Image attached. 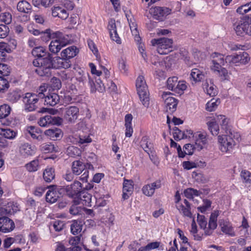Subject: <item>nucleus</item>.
I'll return each mask as SVG.
<instances>
[{
    "mask_svg": "<svg viewBox=\"0 0 251 251\" xmlns=\"http://www.w3.org/2000/svg\"><path fill=\"white\" fill-rule=\"evenodd\" d=\"M59 192L54 189H49L46 195V199L47 202L54 203L59 198Z\"/></svg>",
    "mask_w": 251,
    "mask_h": 251,
    "instance_id": "37",
    "label": "nucleus"
},
{
    "mask_svg": "<svg viewBox=\"0 0 251 251\" xmlns=\"http://www.w3.org/2000/svg\"><path fill=\"white\" fill-rule=\"evenodd\" d=\"M92 141V140L89 135H86L82 134L79 136L78 140L76 142H78L80 145L86 146L87 144L91 143Z\"/></svg>",
    "mask_w": 251,
    "mask_h": 251,
    "instance_id": "56",
    "label": "nucleus"
},
{
    "mask_svg": "<svg viewBox=\"0 0 251 251\" xmlns=\"http://www.w3.org/2000/svg\"><path fill=\"white\" fill-rule=\"evenodd\" d=\"M161 183L160 180H156L151 184H149L143 186L142 191L146 196H151L154 193L155 189L161 187Z\"/></svg>",
    "mask_w": 251,
    "mask_h": 251,
    "instance_id": "17",
    "label": "nucleus"
},
{
    "mask_svg": "<svg viewBox=\"0 0 251 251\" xmlns=\"http://www.w3.org/2000/svg\"><path fill=\"white\" fill-rule=\"evenodd\" d=\"M15 224L13 221L6 217L0 218V231L9 232L14 229Z\"/></svg>",
    "mask_w": 251,
    "mask_h": 251,
    "instance_id": "12",
    "label": "nucleus"
},
{
    "mask_svg": "<svg viewBox=\"0 0 251 251\" xmlns=\"http://www.w3.org/2000/svg\"><path fill=\"white\" fill-rule=\"evenodd\" d=\"M52 15L54 17H58L62 20H66L69 16V13L60 6H53L51 8Z\"/></svg>",
    "mask_w": 251,
    "mask_h": 251,
    "instance_id": "26",
    "label": "nucleus"
},
{
    "mask_svg": "<svg viewBox=\"0 0 251 251\" xmlns=\"http://www.w3.org/2000/svg\"><path fill=\"white\" fill-rule=\"evenodd\" d=\"M82 188L81 183L78 181H75L73 184L67 186L64 189L67 195L70 198H77Z\"/></svg>",
    "mask_w": 251,
    "mask_h": 251,
    "instance_id": "11",
    "label": "nucleus"
},
{
    "mask_svg": "<svg viewBox=\"0 0 251 251\" xmlns=\"http://www.w3.org/2000/svg\"><path fill=\"white\" fill-rule=\"evenodd\" d=\"M183 202L184 204L181 203L176 204V207L183 216L191 218L192 213L191 211V205L186 199L184 200Z\"/></svg>",
    "mask_w": 251,
    "mask_h": 251,
    "instance_id": "14",
    "label": "nucleus"
},
{
    "mask_svg": "<svg viewBox=\"0 0 251 251\" xmlns=\"http://www.w3.org/2000/svg\"><path fill=\"white\" fill-rule=\"evenodd\" d=\"M211 69L220 77L222 80H228L229 75L227 70L223 67L226 63L225 62L223 54L214 52L211 55Z\"/></svg>",
    "mask_w": 251,
    "mask_h": 251,
    "instance_id": "2",
    "label": "nucleus"
},
{
    "mask_svg": "<svg viewBox=\"0 0 251 251\" xmlns=\"http://www.w3.org/2000/svg\"><path fill=\"white\" fill-rule=\"evenodd\" d=\"M17 8L20 12L28 13L31 9V6L27 1L21 0L18 3Z\"/></svg>",
    "mask_w": 251,
    "mask_h": 251,
    "instance_id": "42",
    "label": "nucleus"
},
{
    "mask_svg": "<svg viewBox=\"0 0 251 251\" xmlns=\"http://www.w3.org/2000/svg\"><path fill=\"white\" fill-rule=\"evenodd\" d=\"M219 224L223 233L232 237L235 236L232 225L228 221L224 219L219 220Z\"/></svg>",
    "mask_w": 251,
    "mask_h": 251,
    "instance_id": "16",
    "label": "nucleus"
},
{
    "mask_svg": "<svg viewBox=\"0 0 251 251\" xmlns=\"http://www.w3.org/2000/svg\"><path fill=\"white\" fill-rule=\"evenodd\" d=\"M186 88L187 85L185 81H178L173 91L178 94H182Z\"/></svg>",
    "mask_w": 251,
    "mask_h": 251,
    "instance_id": "53",
    "label": "nucleus"
},
{
    "mask_svg": "<svg viewBox=\"0 0 251 251\" xmlns=\"http://www.w3.org/2000/svg\"><path fill=\"white\" fill-rule=\"evenodd\" d=\"M140 144L143 149L148 153L149 154L150 152H151V149L152 148V145L151 143H149L148 141V138L146 137L142 138Z\"/></svg>",
    "mask_w": 251,
    "mask_h": 251,
    "instance_id": "49",
    "label": "nucleus"
},
{
    "mask_svg": "<svg viewBox=\"0 0 251 251\" xmlns=\"http://www.w3.org/2000/svg\"><path fill=\"white\" fill-rule=\"evenodd\" d=\"M88 84L90 88V92L92 93L96 91L102 92L104 90V85L100 78H95V82L91 78L89 79Z\"/></svg>",
    "mask_w": 251,
    "mask_h": 251,
    "instance_id": "19",
    "label": "nucleus"
},
{
    "mask_svg": "<svg viewBox=\"0 0 251 251\" xmlns=\"http://www.w3.org/2000/svg\"><path fill=\"white\" fill-rule=\"evenodd\" d=\"M237 59H239L240 64H246L248 63L250 58L247 52H243L238 54Z\"/></svg>",
    "mask_w": 251,
    "mask_h": 251,
    "instance_id": "59",
    "label": "nucleus"
},
{
    "mask_svg": "<svg viewBox=\"0 0 251 251\" xmlns=\"http://www.w3.org/2000/svg\"><path fill=\"white\" fill-rule=\"evenodd\" d=\"M207 143L206 133L198 132L196 135L195 145L198 148L202 149Z\"/></svg>",
    "mask_w": 251,
    "mask_h": 251,
    "instance_id": "33",
    "label": "nucleus"
},
{
    "mask_svg": "<svg viewBox=\"0 0 251 251\" xmlns=\"http://www.w3.org/2000/svg\"><path fill=\"white\" fill-rule=\"evenodd\" d=\"M206 124L211 134L214 136L218 135L219 131V127L215 118L208 121Z\"/></svg>",
    "mask_w": 251,
    "mask_h": 251,
    "instance_id": "39",
    "label": "nucleus"
},
{
    "mask_svg": "<svg viewBox=\"0 0 251 251\" xmlns=\"http://www.w3.org/2000/svg\"><path fill=\"white\" fill-rule=\"evenodd\" d=\"M136 86L140 100L143 105L148 107L150 104L149 93L145 78L139 75L136 82Z\"/></svg>",
    "mask_w": 251,
    "mask_h": 251,
    "instance_id": "5",
    "label": "nucleus"
},
{
    "mask_svg": "<svg viewBox=\"0 0 251 251\" xmlns=\"http://www.w3.org/2000/svg\"><path fill=\"white\" fill-rule=\"evenodd\" d=\"M85 169V165L84 163L80 160L74 161L72 164V170L73 173L76 176L81 174Z\"/></svg>",
    "mask_w": 251,
    "mask_h": 251,
    "instance_id": "32",
    "label": "nucleus"
},
{
    "mask_svg": "<svg viewBox=\"0 0 251 251\" xmlns=\"http://www.w3.org/2000/svg\"><path fill=\"white\" fill-rule=\"evenodd\" d=\"M234 29L238 36L251 35V16H245L233 24Z\"/></svg>",
    "mask_w": 251,
    "mask_h": 251,
    "instance_id": "6",
    "label": "nucleus"
},
{
    "mask_svg": "<svg viewBox=\"0 0 251 251\" xmlns=\"http://www.w3.org/2000/svg\"><path fill=\"white\" fill-rule=\"evenodd\" d=\"M39 98L37 94L26 93L23 97V101L24 103L25 110L28 112L35 110L38 107Z\"/></svg>",
    "mask_w": 251,
    "mask_h": 251,
    "instance_id": "8",
    "label": "nucleus"
},
{
    "mask_svg": "<svg viewBox=\"0 0 251 251\" xmlns=\"http://www.w3.org/2000/svg\"><path fill=\"white\" fill-rule=\"evenodd\" d=\"M241 178L246 183L251 182V173L247 170H242L240 174Z\"/></svg>",
    "mask_w": 251,
    "mask_h": 251,
    "instance_id": "61",
    "label": "nucleus"
},
{
    "mask_svg": "<svg viewBox=\"0 0 251 251\" xmlns=\"http://www.w3.org/2000/svg\"><path fill=\"white\" fill-rule=\"evenodd\" d=\"M55 177L54 169L51 167L46 168L43 173V178L47 182H51Z\"/></svg>",
    "mask_w": 251,
    "mask_h": 251,
    "instance_id": "43",
    "label": "nucleus"
},
{
    "mask_svg": "<svg viewBox=\"0 0 251 251\" xmlns=\"http://www.w3.org/2000/svg\"><path fill=\"white\" fill-rule=\"evenodd\" d=\"M215 119L218 124L220 125L221 128L225 130L226 133L231 130L230 126L228 125L229 120L225 115H218Z\"/></svg>",
    "mask_w": 251,
    "mask_h": 251,
    "instance_id": "29",
    "label": "nucleus"
},
{
    "mask_svg": "<svg viewBox=\"0 0 251 251\" xmlns=\"http://www.w3.org/2000/svg\"><path fill=\"white\" fill-rule=\"evenodd\" d=\"M19 152L23 157H26L34 154L35 150L30 144L25 143L20 147Z\"/></svg>",
    "mask_w": 251,
    "mask_h": 251,
    "instance_id": "27",
    "label": "nucleus"
},
{
    "mask_svg": "<svg viewBox=\"0 0 251 251\" xmlns=\"http://www.w3.org/2000/svg\"><path fill=\"white\" fill-rule=\"evenodd\" d=\"M91 77L89 75L88 73L85 74H81L80 72H79L77 75L75 76V79L77 81L76 83L79 85V87L82 88L84 87L85 82L88 80L89 81V79Z\"/></svg>",
    "mask_w": 251,
    "mask_h": 251,
    "instance_id": "41",
    "label": "nucleus"
},
{
    "mask_svg": "<svg viewBox=\"0 0 251 251\" xmlns=\"http://www.w3.org/2000/svg\"><path fill=\"white\" fill-rule=\"evenodd\" d=\"M129 25L132 34L133 36H134L135 40L137 42H139L141 40V38L139 36V32L137 30L136 24L134 22H131V21H130L129 22Z\"/></svg>",
    "mask_w": 251,
    "mask_h": 251,
    "instance_id": "51",
    "label": "nucleus"
},
{
    "mask_svg": "<svg viewBox=\"0 0 251 251\" xmlns=\"http://www.w3.org/2000/svg\"><path fill=\"white\" fill-rule=\"evenodd\" d=\"M61 119L58 117L46 115L40 118L38 122L39 125L42 127H47L52 125H57L60 123Z\"/></svg>",
    "mask_w": 251,
    "mask_h": 251,
    "instance_id": "13",
    "label": "nucleus"
},
{
    "mask_svg": "<svg viewBox=\"0 0 251 251\" xmlns=\"http://www.w3.org/2000/svg\"><path fill=\"white\" fill-rule=\"evenodd\" d=\"M9 32V28L5 25H0V38H4L6 37Z\"/></svg>",
    "mask_w": 251,
    "mask_h": 251,
    "instance_id": "64",
    "label": "nucleus"
},
{
    "mask_svg": "<svg viewBox=\"0 0 251 251\" xmlns=\"http://www.w3.org/2000/svg\"><path fill=\"white\" fill-rule=\"evenodd\" d=\"M204 76V74L199 69L194 68L192 70L190 78L195 83L201 81Z\"/></svg>",
    "mask_w": 251,
    "mask_h": 251,
    "instance_id": "38",
    "label": "nucleus"
},
{
    "mask_svg": "<svg viewBox=\"0 0 251 251\" xmlns=\"http://www.w3.org/2000/svg\"><path fill=\"white\" fill-rule=\"evenodd\" d=\"M79 115V109L76 106H69L64 109V118L69 123H75Z\"/></svg>",
    "mask_w": 251,
    "mask_h": 251,
    "instance_id": "10",
    "label": "nucleus"
},
{
    "mask_svg": "<svg viewBox=\"0 0 251 251\" xmlns=\"http://www.w3.org/2000/svg\"><path fill=\"white\" fill-rule=\"evenodd\" d=\"M151 45L156 46L158 53L167 54L173 50V40L167 38L153 39L151 41Z\"/></svg>",
    "mask_w": 251,
    "mask_h": 251,
    "instance_id": "7",
    "label": "nucleus"
},
{
    "mask_svg": "<svg viewBox=\"0 0 251 251\" xmlns=\"http://www.w3.org/2000/svg\"><path fill=\"white\" fill-rule=\"evenodd\" d=\"M80 202L76 200H74V204L71 206L69 212L73 215L80 214L82 212L83 208L81 206H77Z\"/></svg>",
    "mask_w": 251,
    "mask_h": 251,
    "instance_id": "44",
    "label": "nucleus"
},
{
    "mask_svg": "<svg viewBox=\"0 0 251 251\" xmlns=\"http://www.w3.org/2000/svg\"><path fill=\"white\" fill-rule=\"evenodd\" d=\"M52 56L44 58H39L33 61V65L36 68L35 72L41 76L49 77L51 75V69L53 68Z\"/></svg>",
    "mask_w": 251,
    "mask_h": 251,
    "instance_id": "3",
    "label": "nucleus"
},
{
    "mask_svg": "<svg viewBox=\"0 0 251 251\" xmlns=\"http://www.w3.org/2000/svg\"><path fill=\"white\" fill-rule=\"evenodd\" d=\"M225 135L218 136V145L220 151L224 153H231L240 138L239 133L230 130Z\"/></svg>",
    "mask_w": 251,
    "mask_h": 251,
    "instance_id": "1",
    "label": "nucleus"
},
{
    "mask_svg": "<svg viewBox=\"0 0 251 251\" xmlns=\"http://www.w3.org/2000/svg\"><path fill=\"white\" fill-rule=\"evenodd\" d=\"M54 40L50 43L49 49L51 52L56 53L59 52L63 47L65 46V43L63 42L60 43L56 38Z\"/></svg>",
    "mask_w": 251,
    "mask_h": 251,
    "instance_id": "40",
    "label": "nucleus"
},
{
    "mask_svg": "<svg viewBox=\"0 0 251 251\" xmlns=\"http://www.w3.org/2000/svg\"><path fill=\"white\" fill-rule=\"evenodd\" d=\"M44 98H45V104L51 106L55 105L60 100L59 95L55 93H50Z\"/></svg>",
    "mask_w": 251,
    "mask_h": 251,
    "instance_id": "30",
    "label": "nucleus"
},
{
    "mask_svg": "<svg viewBox=\"0 0 251 251\" xmlns=\"http://www.w3.org/2000/svg\"><path fill=\"white\" fill-rule=\"evenodd\" d=\"M31 53L33 56L37 57V58H44L48 55L52 56L44 47L41 46L35 47Z\"/></svg>",
    "mask_w": 251,
    "mask_h": 251,
    "instance_id": "31",
    "label": "nucleus"
},
{
    "mask_svg": "<svg viewBox=\"0 0 251 251\" xmlns=\"http://www.w3.org/2000/svg\"><path fill=\"white\" fill-rule=\"evenodd\" d=\"M170 11L171 10L167 7H155L151 9L155 18L158 20H162L163 17L170 14Z\"/></svg>",
    "mask_w": 251,
    "mask_h": 251,
    "instance_id": "22",
    "label": "nucleus"
},
{
    "mask_svg": "<svg viewBox=\"0 0 251 251\" xmlns=\"http://www.w3.org/2000/svg\"><path fill=\"white\" fill-rule=\"evenodd\" d=\"M220 103V101L219 100H215L214 99H212L210 101H208L206 103V110L209 112H212L215 110Z\"/></svg>",
    "mask_w": 251,
    "mask_h": 251,
    "instance_id": "52",
    "label": "nucleus"
},
{
    "mask_svg": "<svg viewBox=\"0 0 251 251\" xmlns=\"http://www.w3.org/2000/svg\"><path fill=\"white\" fill-rule=\"evenodd\" d=\"M44 133L52 140H56L62 136V131L60 129L58 128L49 129L46 130Z\"/></svg>",
    "mask_w": 251,
    "mask_h": 251,
    "instance_id": "35",
    "label": "nucleus"
},
{
    "mask_svg": "<svg viewBox=\"0 0 251 251\" xmlns=\"http://www.w3.org/2000/svg\"><path fill=\"white\" fill-rule=\"evenodd\" d=\"M66 153L70 157H75L80 155L81 151L77 147L69 146L67 148Z\"/></svg>",
    "mask_w": 251,
    "mask_h": 251,
    "instance_id": "46",
    "label": "nucleus"
},
{
    "mask_svg": "<svg viewBox=\"0 0 251 251\" xmlns=\"http://www.w3.org/2000/svg\"><path fill=\"white\" fill-rule=\"evenodd\" d=\"M178 156L184 157L185 154L191 155L193 153V146L191 144H187L183 147V151H182L181 147L178 145L177 148Z\"/></svg>",
    "mask_w": 251,
    "mask_h": 251,
    "instance_id": "36",
    "label": "nucleus"
},
{
    "mask_svg": "<svg viewBox=\"0 0 251 251\" xmlns=\"http://www.w3.org/2000/svg\"><path fill=\"white\" fill-rule=\"evenodd\" d=\"M172 96V94L170 92H164L162 95L166 105V110L171 113L176 110L178 103L177 100Z\"/></svg>",
    "mask_w": 251,
    "mask_h": 251,
    "instance_id": "9",
    "label": "nucleus"
},
{
    "mask_svg": "<svg viewBox=\"0 0 251 251\" xmlns=\"http://www.w3.org/2000/svg\"><path fill=\"white\" fill-rule=\"evenodd\" d=\"M51 61L53 64V68L59 69L62 68L68 69L71 66L70 61L67 59L63 58L62 56L61 57H55L54 58L52 57Z\"/></svg>",
    "mask_w": 251,
    "mask_h": 251,
    "instance_id": "15",
    "label": "nucleus"
},
{
    "mask_svg": "<svg viewBox=\"0 0 251 251\" xmlns=\"http://www.w3.org/2000/svg\"><path fill=\"white\" fill-rule=\"evenodd\" d=\"M204 91L211 97L217 94V90L216 86L213 84L211 79H206L202 84Z\"/></svg>",
    "mask_w": 251,
    "mask_h": 251,
    "instance_id": "20",
    "label": "nucleus"
},
{
    "mask_svg": "<svg viewBox=\"0 0 251 251\" xmlns=\"http://www.w3.org/2000/svg\"><path fill=\"white\" fill-rule=\"evenodd\" d=\"M82 223L79 221H74L71 226V231L75 235L80 233L82 229Z\"/></svg>",
    "mask_w": 251,
    "mask_h": 251,
    "instance_id": "45",
    "label": "nucleus"
},
{
    "mask_svg": "<svg viewBox=\"0 0 251 251\" xmlns=\"http://www.w3.org/2000/svg\"><path fill=\"white\" fill-rule=\"evenodd\" d=\"M0 134L6 138L13 139L15 137L16 133L14 130L9 128H0Z\"/></svg>",
    "mask_w": 251,
    "mask_h": 251,
    "instance_id": "48",
    "label": "nucleus"
},
{
    "mask_svg": "<svg viewBox=\"0 0 251 251\" xmlns=\"http://www.w3.org/2000/svg\"><path fill=\"white\" fill-rule=\"evenodd\" d=\"M77 198L78 199L76 200V201H79L80 203H81L83 205L88 207H91L92 206V196L87 191H80Z\"/></svg>",
    "mask_w": 251,
    "mask_h": 251,
    "instance_id": "25",
    "label": "nucleus"
},
{
    "mask_svg": "<svg viewBox=\"0 0 251 251\" xmlns=\"http://www.w3.org/2000/svg\"><path fill=\"white\" fill-rule=\"evenodd\" d=\"M26 130L33 139H36L39 141H43V137L39 128L34 126H30L27 127Z\"/></svg>",
    "mask_w": 251,
    "mask_h": 251,
    "instance_id": "28",
    "label": "nucleus"
},
{
    "mask_svg": "<svg viewBox=\"0 0 251 251\" xmlns=\"http://www.w3.org/2000/svg\"><path fill=\"white\" fill-rule=\"evenodd\" d=\"M12 15L9 12H4L0 14V22L6 25L10 24L12 22Z\"/></svg>",
    "mask_w": 251,
    "mask_h": 251,
    "instance_id": "55",
    "label": "nucleus"
},
{
    "mask_svg": "<svg viewBox=\"0 0 251 251\" xmlns=\"http://www.w3.org/2000/svg\"><path fill=\"white\" fill-rule=\"evenodd\" d=\"M108 29L109 31L110 37L113 41L119 44L121 40L117 32V25L116 21L113 19H111L108 22Z\"/></svg>",
    "mask_w": 251,
    "mask_h": 251,
    "instance_id": "18",
    "label": "nucleus"
},
{
    "mask_svg": "<svg viewBox=\"0 0 251 251\" xmlns=\"http://www.w3.org/2000/svg\"><path fill=\"white\" fill-rule=\"evenodd\" d=\"M19 210V207L16 203L13 202H9L5 208H1L0 212L2 214L11 215Z\"/></svg>",
    "mask_w": 251,
    "mask_h": 251,
    "instance_id": "34",
    "label": "nucleus"
},
{
    "mask_svg": "<svg viewBox=\"0 0 251 251\" xmlns=\"http://www.w3.org/2000/svg\"><path fill=\"white\" fill-rule=\"evenodd\" d=\"M47 34V36L50 38H56L60 43L65 42V46L69 43V41L66 39V37L63 35L62 32L59 31L53 32L50 29H48L46 30L44 32Z\"/></svg>",
    "mask_w": 251,
    "mask_h": 251,
    "instance_id": "24",
    "label": "nucleus"
},
{
    "mask_svg": "<svg viewBox=\"0 0 251 251\" xmlns=\"http://www.w3.org/2000/svg\"><path fill=\"white\" fill-rule=\"evenodd\" d=\"M38 167L39 162L38 160H34L26 165V169L29 172L36 171Z\"/></svg>",
    "mask_w": 251,
    "mask_h": 251,
    "instance_id": "57",
    "label": "nucleus"
},
{
    "mask_svg": "<svg viewBox=\"0 0 251 251\" xmlns=\"http://www.w3.org/2000/svg\"><path fill=\"white\" fill-rule=\"evenodd\" d=\"M40 149L45 153L58 151L57 148L52 144H43Z\"/></svg>",
    "mask_w": 251,
    "mask_h": 251,
    "instance_id": "47",
    "label": "nucleus"
},
{
    "mask_svg": "<svg viewBox=\"0 0 251 251\" xmlns=\"http://www.w3.org/2000/svg\"><path fill=\"white\" fill-rule=\"evenodd\" d=\"M173 136L176 140H180L187 137L185 133L177 127L174 129Z\"/></svg>",
    "mask_w": 251,
    "mask_h": 251,
    "instance_id": "60",
    "label": "nucleus"
},
{
    "mask_svg": "<svg viewBox=\"0 0 251 251\" xmlns=\"http://www.w3.org/2000/svg\"><path fill=\"white\" fill-rule=\"evenodd\" d=\"M133 191L132 181L125 179L123 183V200H127L131 195Z\"/></svg>",
    "mask_w": 251,
    "mask_h": 251,
    "instance_id": "23",
    "label": "nucleus"
},
{
    "mask_svg": "<svg viewBox=\"0 0 251 251\" xmlns=\"http://www.w3.org/2000/svg\"><path fill=\"white\" fill-rule=\"evenodd\" d=\"M238 54L234 55H228L224 57L225 62L229 65H235L238 66L240 65L239 59H237Z\"/></svg>",
    "mask_w": 251,
    "mask_h": 251,
    "instance_id": "50",
    "label": "nucleus"
},
{
    "mask_svg": "<svg viewBox=\"0 0 251 251\" xmlns=\"http://www.w3.org/2000/svg\"><path fill=\"white\" fill-rule=\"evenodd\" d=\"M80 240V236H75L70 239L69 244L71 245V247L80 246V245L81 244Z\"/></svg>",
    "mask_w": 251,
    "mask_h": 251,
    "instance_id": "63",
    "label": "nucleus"
},
{
    "mask_svg": "<svg viewBox=\"0 0 251 251\" xmlns=\"http://www.w3.org/2000/svg\"><path fill=\"white\" fill-rule=\"evenodd\" d=\"M11 108L7 104H3L0 106V119H3L9 115L10 113Z\"/></svg>",
    "mask_w": 251,
    "mask_h": 251,
    "instance_id": "54",
    "label": "nucleus"
},
{
    "mask_svg": "<svg viewBox=\"0 0 251 251\" xmlns=\"http://www.w3.org/2000/svg\"><path fill=\"white\" fill-rule=\"evenodd\" d=\"M10 69L7 64L0 63V74L3 76H7L9 75Z\"/></svg>",
    "mask_w": 251,
    "mask_h": 251,
    "instance_id": "62",
    "label": "nucleus"
},
{
    "mask_svg": "<svg viewBox=\"0 0 251 251\" xmlns=\"http://www.w3.org/2000/svg\"><path fill=\"white\" fill-rule=\"evenodd\" d=\"M79 52V50L75 46H72L63 50L61 52V56L69 60L75 57Z\"/></svg>",
    "mask_w": 251,
    "mask_h": 251,
    "instance_id": "21",
    "label": "nucleus"
},
{
    "mask_svg": "<svg viewBox=\"0 0 251 251\" xmlns=\"http://www.w3.org/2000/svg\"><path fill=\"white\" fill-rule=\"evenodd\" d=\"M178 81V78L176 76L169 77L167 81V86L168 89L173 91Z\"/></svg>",
    "mask_w": 251,
    "mask_h": 251,
    "instance_id": "58",
    "label": "nucleus"
},
{
    "mask_svg": "<svg viewBox=\"0 0 251 251\" xmlns=\"http://www.w3.org/2000/svg\"><path fill=\"white\" fill-rule=\"evenodd\" d=\"M219 216V212L214 211L210 216L208 226H207V221L203 215L198 214V222L201 228L204 230V234L206 235H210L217 226V218Z\"/></svg>",
    "mask_w": 251,
    "mask_h": 251,
    "instance_id": "4",
    "label": "nucleus"
}]
</instances>
